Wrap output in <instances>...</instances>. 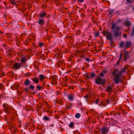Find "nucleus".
<instances>
[{"label":"nucleus","mask_w":134,"mask_h":134,"mask_svg":"<svg viewBox=\"0 0 134 134\" xmlns=\"http://www.w3.org/2000/svg\"><path fill=\"white\" fill-rule=\"evenodd\" d=\"M111 29L113 30L114 32L113 34L114 36L116 37H120L121 35V32L119 30L121 29L120 27L116 26L115 24H113L111 26Z\"/></svg>","instance_id":"obj_1"},{"label":"nucleus","mask_w":134,"mask_h":134,"mask_svg":"<svg viewBox=\"0 0 134 134\" xmlns=\"http://www.w3.org/2000/svg\"><path fill=\"white\" fill-rule=\"evenodd\" d=\"M126 70L123 68L122 69L121 71L119 72L115 76L113 79V81L116 84L120 82L121 81V78L122 76V74L124 73L125 71Z\"/></svg>","instance_id":"obj_2"},{"label":"nucleus","mask_w":134,"mask_h":134,"mask_svg":"<svg viewBox=\"0 0 134 134\" xmlns=\"http://www.w3.org/2000/svg\"><path fill=\"white\" fill-rule=\"evenodd\" d=\"M105 82V79L103 78L98 77L95 81L96 83L98 85L103 84Z\"/></svg>","instance_id":"obj_3"},{"label":"nucleus","mask_w":134,"mask_h":134,"mask_svg":"<svg viewBox=\"0 0 134 134\" xmlns=\"http://www.w3.org/2000/svg\"><path fill=\"white\" fill-rule=\"evenodd\" d=\"M4 109L5 112H9L10 109L13 110V108L12 107L9 108V107L6 104L4 103L3 105Z\"/></svg>","instance_id":"obj_4"},{"label":"nucleus","mask_w":134,"mask_h":134,"mask_svg":"<svg viewBox=\"0 0 134 134\" xmlns=\"http://www.w3.org/2000/svg\"><path fill=\"white\" fill-rule=\"evenodd\" d=\"M109 131V129L108 127L105 126L103 127L101 130V133L102 134H106Z\"/></svg>","instance_id":"obj_5"},{"label":"nucleus","mask_w":134,"mask_h":134,"mask_svg":"<svg viewBox=\"0 0 134 134\" xmlns=\"http://www.w3.org/2000/svg\"><path fill=\"white\" fill-rule=\"evenodd\" d=\"M106 38L107 39L109 40L110 41H111L113 39V36L111 33L109 32L107 34Z\"/></svg>","instance_id":"obj_6"},{"label":"nucleus","mask_w":134,"mask_h":134,"mask_svg":"<svg viewBox=\"0 0 134 134\" xmlns=\"http://www.w3.org/2000/svg\"><path fill=\"white\" fill-rule=\"evenodd\" d=\"M21 64L18 63H15L14 64V68L18 69H20L21 67Z\"/></svg>","instance_id":"obj_7"},{"label":"nucleus","mask_w":134,"mask_h":134,"mask_svg":"<svg viewBox=\"0 0 134 134\" xmlns=\"http://www.w3.org/2000/svg\"><path fill=\"white\" fill-rule=\"evenodd\" d=\"M124 26H126L127 27H129L131 25V23L130 21L125 20L123 23Z\"/></svg>","instance_id":"obj_8"},{"label":"nucleus","mask_w":134,"mask_h":134,"mask_svg":"<svg viewBox=\"0 0 134 134\" xmlns=\"http://www.w3.org/2000/svg\"><path fill=\"white\" fill-rule=\"evenodd\" d=\"M109 103V101L107 99H105L102 103V106H105L106 105Z\"/></svg>","instance_id":"obj_9"},{"label":"nucleus","mask_w":134,"mask_h":134,"mask_svg":"<svg viewBox=\"0 0 134 134\" xmlns=\"http://www.w3.org/2000/svg\"><path fill=\"white\" fill-rule=\"evenodd\" d=\"M37 22L40 25L42 26H43L44 24V20L42 19H39Z\"/></svg>","instance_id":"obj_10"},{"label":"nucleus","mask_w":134,"mask_h":134,"mask_svg":"<svg viewBox=\"0 0 134 134\" xmlns=\"http://www.w3.org/2000/svg\"><path fill=\"white\" fill-rule=\"evenodd\" d=\"M132 45V43L131 42L127 41L125 44V48H130Z\"/></svg>","instance_id":"obj_11"},{"label":"nucleus","mask_w":134,"mask_h":134,"mask_svg":"<svg viewBox=\"0 0 134 134\" xmlns=\"http://www.w3.org/2000/svg\"><path fill=\"white\" fill-rule=\"evenodd\" d=\"M51 79L52 80V84H56V78L55 76H52L51 77Z\"/></svg>","instance_id":"obj_12"},{"label":"nucleus","mask_w":134,"mask_h":134,"mask_svg":"<svg viewBox=\"0 0 134 134\" xmlns=\"http://www.w3.org/2000/svg\"><path fill=\"white\" fill-rule=\"evenodd\" d=\"M105 91H107L110 93L112 92V87L111 86H108L107 87Z\"/></svg>","instance_id":"obj_13"},{"label":"nucleus","mask_w":134,"mask_h":134,"mask_svg":"<svg viewBox=\"0 0 134 134\" xmlns=\"http://www.w3.org/2000/svg\"><path fill=\"white\" fill-rule=\"evenodd\" d=\"M25 85L26 86H28L30 83V81L28 79H26L25 80V81L24 82Z\"/></svg>","instance_id":"obj_14"},{"label":"nucleus","mask_w":134,"mask_h":134,"mask_svg":"<svg viewBox=\"0 0 134 134\" xmlns=\"http://www.w3.org/2000/svg\"><path fill=\"white\" fill-rule=\"evenodd\" d=\"M27 61L26 58L25 57H23L21 58V62L22 63L25 64Z\"/></svg>","instance_id":"obj_15"},{"label":"nucleus","mask_w":134,"mask_h":134,"mask_svg":"<svg viewBox=\"0 0 134 134\" xmlns=\"http://www.w3.org/2000/svg\"><path fill=\"white\" fill-rule=\"evenodd\" d=\"M46 12H43L40 13L39 14V16L41 18L45 16L46 15Z\"/></svg>","instance_id":"obj_16"},{"label":"nucleus","mask_w":134,"mask_h":134,"mask_svg":"<svg viewBox=\"0 0 134 134\" xmlns=\"http://www.w3.org/2000/svg\"><path fill=\"white\" fill-rule=\"evenodd\" d=\"M107 72V70L104 71H103L102 72L100 73V74L99 75V76L102 77H103L104 75V74H106Z\"/></svg>","instance_id":"obj_17"},{"label":"nucleus","mask_w":134,"mask_h":134,"mask_svg":"<svg viewBox=\"0 0 134 134\" xmlns=\"http://www.w3.org/2000/svg\"><path fill=\"white\" fill-rule=\"evenodd\" d=\"M68 99L69 100H72L74 99L73 95L72 94H69L68 96Z\"/></svg>","instance_id":"obj_18"},{"label":"nucleus","mask_w":134,"mask_h":134,"mask_svg":"<svg viewBox=\"0 0 134 134\" xmlns=\"http://www.w3.org/2000/svg\"><path fill=\"white\" fill-rule=\"evenodd\" d=\"M118 71L119 70L118 69H114L112 72L113 75H115V76L116 75H117L116 74L118 72Z\"/></svg>","instance_id":"obj_19"},{"label":"nucleus","mask_w":134,"mask_h":134,"mask_svg":"<svg viewBox=\"0 0 134 134\" xmlns=\"http://www.w3.org/2000/svg\"><path fill=\"white\" fill-rule=\"evenodd\" d=\"M32 81L35 83H37L39 82V79L37 78H34L32 79Z\"/></svg>","instance_id":"obj_20"},{"label":"nucleus","mask_w":134,"mask_h":134,"mask_svg":"<svg viewBox=\"0 0 134 134\" xmlns=\"http://www.w3.org/2000/svg\"><path fill=\"white\" fill-rule=\"evenodd\" d=\"M79 53L80 54V57L81 58H82L84 57V54L83 53L82 51H79Z\"/></svg>","instance_id":"obj_21"},{"label":"nucleus","mask_w":134,"mask_h":134,"mask_svg":"<svg viewBox=\"0 0 134 134\" xmlns=\"http://www.w3.org/2000/svg\"><path fill=\"white\" fill-rule=\"evenodd\" d=\"M9 1H10V3L11 4L14 5H16V4L15 1V0H9Z\"/></svg>","instance_id":"obj_22"},{"label":"nucleus","mask_w":134,"mask_h":134,"mask_svg":"<svg viewBox=\"0 0 134 134\" xmlns=\"http://www.w3.org/2000/svg\"><path fill=\"white\" fill-rule=\"evenodd\" d=\"M122 56V53H120V58H119V60L116 63V65H119V64L120 63V60L121 59V58Z\"/></svg>","instance_id":"obj_23"},{"label":"nucleus","mask_w":134,"mask_h":134,"mask_svg":"<svg viewBox=\"0 0 134 134\" xmlns=\"http://www.w3.org/2000/svg\"><path fill=\"white\" fill-rule=\"evenodd\" d=\"M43 119L45 121H47L49 120V118L46 115H45L43 118Z\"/></svg>","instance_id":"obj_24"},{"label":"nucleus","mask_w":134,"mask_h":134,"mask_svg":"<svg viewBox=\"0 0 134 134\" xmlns=\"http://www.w3.org/2000/svg\"><path fill=\"white\" fill-rule=\"evenodd\" d=\"M39 77L41 81H43L44 79V77L42 74H40L39 75Z\"/></svg>","instance_id":"obj_25"},{"label":"nucleus","mask_w":134,"mask_h":134,"mask_svg":"<svg viewBox=\"0 0 134 134\" xmlns=\"http://www.w3.org/2000/svg\"><path fill=\"white\" fill-rule=\"evenodd\" d=\"M134 35V26H133L132 32L131 34V36H133Z\"/></svg>","instance_id":"obj_26"},{"label":"nucleus","mask_w":134,"mask_h":134,"mask_svg":"<svg viewBox=\"0 0 134 134\" xmlns=\"http://www.w3.org/2000/svg\"><path fill=\"white\" fill-rule=\"evenodd\" d=\"M124 55L125 56V57H126L127 58L129 57V54L128 52L127 51H126L125 52Z\"/></svg>","instance_id":"obj_27"},{"label":"nucleus","mask_w":134,"mask_h":134,"mask_svg":"<svg viewBox=\"0 0 134 134\" xmlns=\"http://www.w3.org/2000/svg\"><path fill=\"white\" fill-rule=\"evenodd\" d=\"M81 116V114L79 113H77L75 115V117L77 118H79Z\"/></svg>","instance_id":"obj_28"},{"label":"nucleus","mask_w":134,"mask_h":134,"mask_svg":"<svg viewBox=\"0 0 134 134\" xmlns=\"http://www.w3.org/2000/svg\"><path fill=\"white\" fill-rule=\"evenodd\" d=\"M124 45V42L122 41L119 44V46L120 48L122 47Z\"/></svg>","instance_id":"obj_29"},{"label":"nucleus","mask_w":134,"mask_h":134,"mask_svg":"<svg viewBox=\"0 0 134 134\" xmlns=\"http://www.w3.org/2000/svg\"><path fill=\"white\" fill-rule=\"evenodd\" d=\"M74 124L73 122H70V124L69 125V126L70 127L72 128L74 126Z\"/></svg>","instance_id":"obj_30"},{"label":"nucleus","mask_w":134,"mask_h":134,"mask_svg":"<svg viewBox=\"0 0 134 134\" xmlns=\"http://www.w3.org/2000/svg\"><path fill=\"white\" fill-rule=\"evenodd\" d=\"M109 32L107 31H106L102 32V33L103 34V35L104 36L106 35L107 36V34Z\"/></svg>","instance_id":"obj_31"},{"label":"nucleus","mask_w":134,"mask_h":134,"mask_svg":"<svg viewBox=\"0 0 134 134\" xmlns=\"http://www.w3.org/2000/svg\"><path fill=\"white\" fill-rule=\"evenodd\" d=\"M29 87L30 89L32 90L34 89L35 88V86L34 85H30L29 86Z\"/></svg>","instance_id":"obj_32"},{"label":"nucleus","mask_w":134,"mask_h":134,"mask_svg":"<svg viewBox=\"0 0 134 134\" xmlns=\"http://www.w3.org/2000/svg\"><path fill=\"white\" fill-rule=\"evenodd\" d=\"M99 32H96L95 33V34L94 35V36L96 37H97L99 36Z\"/></svg>","instance_id":"obj_33"},{"label":"nucleus","mask_w":134,"mask_h":134,"mask_svg":"<svg viewBox=\"0 0 134 134\" xmlns=\"http://www.w3.org/2000/svg\"><path fill=\"white\" fill-rule=\"evenodd\" d=\"M96 74L95 73H92L90 75V76L93 78H94Z\"/></svg>","instance_id":"obj_34"},{"label":"nucleus","mask_w":134,"mask_h":134,"mask_svg":"<svg viewBox=\"0 0 134 134\" xmlns=\"http://www.w3.org/2000/svg\"><path fill=\"white\" fill-rule=\"evenodd\" d=\"M133 0H127L126 2L127 3H130L131 4L132 3Z\"/></svg>","instance_id":"obj_35"},{"label":"nucleus","mask_w":134,"mask_h":134,"mask_svg":"<svg viewBox=\"0 0 134 134\" xmlns=\"http://www.w3.org/2000/svg\"><path fill=\"white\" fill-rule=\"evenodd\" d=\"M128 65H124V68L125 69V70H126L128 67Z\"/></svg>","instance_id":"obj_36"},{"label":"nucleus","mask_w":134,"mask_h":134,"mask_svg":"<svg viewBox=\"0 0 134 134\" xmlns=\"http://www.w3.org/2000/svg\"><path fill=\"white\" fill-rule=\"evenodd\" d=\"M85 60L86 61L88 62H90L91 61V60H90V58H86Z\"/></svg>","instance_id":"obj_37"},{"label":"nucleus","mask_w":134,"mask_h":134,"mask_svg":"<svg viewBox=\"0 0 134 134\" xmlns=\"http://www.w3.org/2000/svg\"><path fill=\"white\" fill-rule=\"evenodd\" d=\"M114 10L112 9H110L109 10L110 13V14H111L113 12Z\"/></svg>","instance_id":"obj_38"},{"label":"nucleus","mask_w":134,"mask_h":134,"mask_svg":"<svg viewBox=\"0 0 134 134\" xmlns=\"http://www.w3.org/2000/svg\"><path fill=\"white\" fill-rule=\"evenodd\" d=\"M3 87V85L1 83H0V88L1 89H2Z\"/></svg>","instance_id":"obj_39"},{"label":"nucleus","mask_w":134,"mask_h":134,"mask_svg":"<svg viewBox=\"0 0 134 134\" xmlns=\"http://www.w3.org/2000/svg\"><path fill=\"white\" fill-rule=\"evenodd\" d=\"M90 96L88 95H86L85 97V98L86 99H88L89 97H90Z\"/></svg>","instance_id":"obj_40"},{"label":"nucleus","mask_w":134,"mask_h":134,"mask_svg":"<svg viewBox=\"0 0 134 134\" xmlns=\"http://www.w3.org/2000/svg\"><path fill=\"white\" fill-rule=\"evenodd\" d=\"M37 87L38 89L39 90H40L42 88L40 86L38 85L37 86Z\"/></svg>","instance_id":"obj_41"},{"label":"nucleus","mask_w":134,"mask_h":134,"mask_svg":"<svg viewBox=\"0 0 134 134\" xmlns=\"http://www.w3.org/2000/svg\"><path fill=\"white\" fill-rule=\"evenodd\" d=\"M110 115H114V116H115V114L114 113V112L113 111H111L110 112Z\"/></svg>","instance_id":"obj_42"},{"label":"nucleus","mask_w":134,"mask_h":134,"mask_svg":"<svg viewBox=\"0 0 134 134\" xmlns=\"http://www.w3.org/2000/svg\"><path fill=\"white\" fill-rule=\"evenodd\" d=\"M127 57H125V56L124 55V59L123 60L124 61H126L127 60Z\"/></svg>","instance_id":"obj_43"},{"label":"nucleus","mask_w":134,"mask_h":134,"mask_svg":"<svg viewBox=\"0 0 134 134\" xmlns=\"http://www.w3.org/2000/svg\"><path fill=\"white\" fill-rule=\"evenodd\" d=\"M98 101H99V100L98 99H97V100H96L95 101L96 103V104H97L98 103Z\"/></svg>","instance_id":"obj_44"},{"label":"nucleus","mask_w":134,"mask_h":134,"mask_svg":"<svg viewBox=\"0 0 134 134\" xmlns=\"http://www.w3.org/2000/svg\"><path fill=\"white\" fill-rule=\"evenodd\" d=\"M43 45V43H41L39 44V45L40 46L42 47Z\"/></svg>","instance_id":"obj_45"},{"label":"nucleus","mask_w":134,"mask_h":134,"mask_svg":"<svg viewBox=\"0 0 134 134\" xmlns=\"http://www.w3.org/2000/svg\"><path fill=\"white\" fill-rule=\"evenodd\" d=\"M124 37L125 38H126L127 37H126V34H124L123 35Z\"/></svg>","instance_id":"obj_46"},{"label":"nucleus","mask_w":134,"mask_h":134,"mask_svg":"<svg viewBox=\"0 0 134 134\" xmlns=\"http://www.w3.org/2000/svg\"><path fill=\"white\" fill-rule=\"evenodd\" d=\"M25 91L26 92H27L28 91V88H25Z\"/></svg>","instance_id":"obj_47"},{"label":"nucleus","mask_w":134,"mask_h":134,"mask_svg":"<svg viewBox=\"0 0 134 134\" xmlns=\"http://www.w3.org/2000/svg\"><path fill=\"white\" fill-rule=\"evenodd\" d=\"M78 1L80 2H82L83 1V0H78Z\"/></svg>","instance_id":"obj_48"},{"label":"nucleus","mask_w":134,"mask_h":134,"mask_svg":"<svg viewBox=\"0 0 134 134\" xmlns=\"http://www.w3.org/2000/svg\"><path fill=\"white\" fill-rule=\"evenodd\" d=\"M71 107V106H69L67 108V109H69Z\"/></svg>","instance_id":"obj_49"},{"label":"nucleus","mask_w":134,"mask_h":134,"mask_svg":"<svg viewBox=\"0 0 134 134\" xmlns=\"http://www.w3.org/2000/svg\"><path fill=\"white\" fill-rule=\"evenodd\" d=\"M46 112H49V111H48V110H46Z\"/></svg>","instance_id":"obj_50"},{"label":"nucleus","mask_w":134,"mask_h":134,"mask_svg":"<svg viewBox=\"0 0 134 134\" xmlns=\"http://www.w3.org/2000/svg\"><path fill=\"white\" fill-rule=\"evenodd\" d=\"M10 129H11V128L9 127V129H10Z\"/></svg>","instance_id":"obj_51"},{"label":"nucleus","mask_w":134,"mask_h":134,"mask_svg":"<svg viewBox=\"0 0 134 134\" xmlns=\"http://www.w3.org/2000/svg\"><path fill=\"white\" fill-rule=\"evenodd\" d=\"M10 129H11V128L9 127V129H10Z\"/></svg>","instance_id":"obj_52"},{"label":"nucleus","mask_w":134,"mask_h":134,"mask_svg":"<svg viewBox=\"0 0 134 134\" xmlns=\"http://www.w3.org/2000/svg\"><path fill=\"white\" fill-rule=\"evenodd\" d=\"M46 1H47L48 0H46Z\"/></svg>","instance_id":"obj_53"}]
</instances>
